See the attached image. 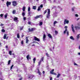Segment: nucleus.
Returning <instances> with one entry per match:
<instances>
[{"instance_id": "nucleus-42", "label": "nucleus", "mask_w": 80, "mask_h": 80, "mask_svg": "<svg viewBox=\"0 0 80 80\" xmlns=\"http://www.w3.org/2000/svg\"><path fill=\"white\" fill-rule=\"evenodd\" d=\"M26 18L25 17H24L23 18V19L24 21H25L26 20Z\"/></svg>"}, {"instance_id": "nucleus-59", "label": "nucleus", "mask_w": 80, "mask_h": 80, "mask_svg": "<svg viewBox=\"0 0 80 80\" xmlns=\"http://www.w3.org/2000/svg\"><path fill=\"white\" fill-rule=\"evenodd\" d=\"M50 80H52V77H51L50 78Z\"/></svg>"}, {"instance_id": "nucleus-17", "label": "nucleus", "mask_w": 80, "mask_h": 80, "mask_svg": "<svg viewBox=\"0 0 80 80\" xmlns=\"http://www.w3.org/2000/svg\"><path fill=\"white\" fill-rule=\"evenodd\" d=\"M48 36L50 38H52V35H51L50 34H48Z\"/></svg>"}, {"instance_id": "nucleus-5", "label": "nucleus", "mask_w": 80, "mask_h": 80, "mask_svg": "<svg viewBox=\"0 0 80 80\" xmlns=\"http://www.w3.org/2000/svg\"><path fill=\"white\" fill-rule=\"evenodd\" d=\"M34 40H35V41H37V42H40V39H39L38 38H37V37L34 36Z\"/></svg>"}, {"instance_id": "nucleus-7", "label": "nucleus", "mask_w": 80, "mask_h": 80, "mask_svg": "<svg viewBox=\"0 0 80 80\" xmlns=\"http://www.w3.org/2000/svg\"><path fill=\"white\" fill-rule=\"evenodd\" d=\"M69 23V21L67 20V19H65L64 21V24L65 25L67 23V24H68Z\"/></svg>"}, {"instance_id": "nucleus-9", "label": "nucleus", "mask_w": 80, "mask_h": 80, "mask_svg": "<svg viewBox=\"0 0 80 80\" xmlns=\"http://www.w3.org/2000/svg\"><path fill=\"white\" fill-rule=\"evenodd\" d=\"M6 5L8 7L9 5H11V2L8 1L6 3Z\"/></svg>"}, {"instance_id": "nucleus-52", "label": "nucleus", "mask_w": 80, "mask_h": 80, "mask_svg": "<svg viewBox=\"0 0 80 80\" xmlns=\"http://www.w3.org/2000/svg\"><path fill=\"white\" fill-rule=\"evenodd\" d=\"M3 14H2L0 15V16L1 17H3Z\"/></svg>"}, {"instance_id": "nucleus-50", "label": "nucleus", "mask_w": 80, "mask_h": 80, "mask_svg": "<svg viewBox=\"0 0 80 80\" xmlns=\"http://www.w3.org/2000/svg\"><path fill=\"white\" fill-rule=\"evenodd\" d=\"M40 8L41 7V8H42V7H43V4H41L40 5Z\"/></svg>"}, {"instance_id": "nucleus-56", "label": "nucleus", "mask_w": 80, "mask_h": 80, "mask_svg": "<svg viewBox=\"0 0 80 80\" xmlns=\"http://www.w3.org/2000/svg\"><path fill=\"white\" fill-rule=\"evenodd\" d=\"M21 44H22V45H23V41H22L21 42Z\"/></svg>"}, {"instance_id": "nucleus-45", "label": "nucleus", "mask_w": 80, "mask_h": 80, "mask_svg": "<svg viewBox=\"0 0 80 80\" xmlns=\"http://www.w3.org/2000/svg\"><path fill=\"white\" fill-rule=\"evenodd\" d=\"M67 32V35H68H68H69V32L68 31H66Z\"/></svg>"}, {"instance_id": "nucleus-11", "label": "nucleus", "mask_w": 80, "mask_h": 80, "mask_svg": "<svg viewBox=\"0 0 80 80\" xmlns=\"http://www.w3.org/2000/svg\"><path fill=\"white\" fill-rule=\"evenodd\" d=\"M73 25L72 24L71 25V28H72V30L73 32V33H75V30H74V28H73Z\"/></svg>"}, {"instance_id": "nucleus-40", "label": "nucleus", "mask_w": 80, "mask_h": 80, "mask_svg": "<svg viewBox=\"0 0 80 80\" xmlns=\"http://www.w3.org/2000/svg\"><path fill=\"white\" fill-rule=\"evenodd\" d=\"M74 65H76V66H78V64H77L75 62L74 63Z\"/></svg>"}, {"instance_id": "nucleus-37", "label": "nucleus", "mask_w": 80, "mask_h": 80, "mask_svg": "<svg viewBox=\"0 0 80 80\" xmlns=\"http://www.w3.org/2000/svg\"><path fill=\"white\" fill-rule=\"evenodd\" d=\"M10 62H11V60H9L8 61V65H10Z\"/></svg>"}, {"instance_id": "nucleus-1", "label": "nucleus", "mask_w": 80, "mask_h": 80, "mask_svg": "<svg viewBox=\"0 0 80 80\" xmlns=\"http://www.w3.org/2000/svg\"><path fill=\"white\" fill-rule=\"evenodd\" d=\"M50 10L48 9V14H47L46 16V17L47 18H49L50 16Z\"/></svg>"}, {"instance_id": "nucleus-46", "label": "nucleus", "mask_w": 80, "mask_h": 80, "mask_svg": "<svg viewBox=\"0 0 80 80\" xmlns=\"http://www.w3.org/2000/svg\"><path fill=\"white\" fill-rule=\"evenodd\" d=\"M23 27H22V28H20V30H23Z\"/></svg>"}, {"instance_id": "nucleus-10", "label": "nucleus", "mask_w": 80, "mask_h": 80, "mask_svg": "<svg viewBox=\"0 0 80 80\" xmlns=\"http://www.w3.org/2000/svg\"><path fill=\"white\" fill-rule=\"evenodd\" d=\"M14 21L16 22H18V18L17 17H15L14 18Z\"/></svg>"}, {"instance_id": "nucleus-14", "label": "nucleus", "mask_w": 80, "mask_h": 80, "mask_svg": "<svg viewBox=\"0 0 80 80\" xmlns=\"http://www.w3.org/2000/svg\"><path fill=\"white\" fill-rule=\"evenodd\" d=\"M41 17V15H39V16H37L34 18H35V19H37V18H40V17Z\"/></svg>"}, {"instance_id": "nucleus-64", "label": "nucleus", "mask_w": 80, "mask_h": 80, "mask_svg": "<svg viewBox=\"0 0 80 80\" xmlns=\"http://www.w3.org/2000/svg\"><path fill=\"white\" fill-rule=\"evenodd\" d=\"M22 80V78H20V79H19V80Z\"/></svg>"}, {"instance_id": "nucleus-20", "label": "nucleus", "mask_w": 80, "mask_h": 80, "mask_svg": "<svg viewBox=\"0 0 80 80\" xmlns=\"http://www.w3.org/2000/svg\"><path fill=\"white\" fill-rule=\"evenodd\" d=\"M70 38L71 39V40H75V39L73 38V36H72L70 37Z\"/></svg>"}, {"instance_id": "nucleus-57", "label": "nucleus", "mask_w": 80, "mask_h": 80, "mask_svg": "<svg viewBox=\"0 0 80 80\" xmlns=\"http://www.w3.org/2000/svg\"><path fill=\"white\" fill-rule=\"evenodd\" d=\"M17 72H19L20 70L19 69H17Z\"/></svg>"}, {"instance_id": "nucleus-60", "label": "nucleus", "mask_w": 80, "mask_h": 80, "mask_svg": "<svg viewBox=\"0 0 80 80\" xmlns=\"http://www.w3.org/2000/svg\"><path fill=\"white\" fill-rule=\"evenodd\" d=\"M49 50H50V51H52V49H51V48H49Z\"/></svg>"}, {"instance_id": "nucleus-33", "label": "nucleus", "mask_w": 80, "mask_h": 80, "mask_svg": "<svg viewBox=\"0 0 80 80\" xmlns=\"http://www.w3.org/2000/svg\"><path fill=\"white\" fill-rule=\"evenodd\" d=\"M12 51H9V55H12Z\"/></svg>"}, {"instance_id": "nucleus-8", "label": "nucleus", "mask_w": 80, "mask_h": 80, "mask_svg": "<svg viewBox=\"0 0 80 80\" xmlns=\"http://www.w3.org/2000/svg\"><path fill=\"white\" fill-rule=\"evenodd\" d=\"M33 77H34V75H31L28 76V78H30V79H32Z\"/></svg>"}, {"instance_id": "nucleus-44", "label": "nucleus", "mask_w": 80, "mask_h": 80, "mask_svg": "<svg viewBox=\"0 0 80 80\" xmlns=\"http://www.w3.org/2000/svg\"><path fill=\"white\" fill-rule=\"evenodd\" d=\"M5 18H7V14H6L4 16Z\"/></svg>"}, {"instance_id": "nucleus-43", "label": "nucleus", "mask_w": 80, "mask_h": 80, "mask_svg": "<svg viewBox=\"0 0 80 80\" xmlns=\"http://www.w3.org/2000/svg\"><path fill=\"white\" fill-rule=\"evenodd\" d=\"M2 32H3V33H4V32H5V31L4 29H2Z\"/></svg>"}, {"instance_id": "nucleus-23", "label": "nucleus", "mask_w": 80, "mask_h": 80, "mask_svg": "<svg viewBox=\"0 0 80 80\" xmlns=\"http://www.w3.org/2000/svg\"><path fill=\"white\" fill-rule=\"evenodd\" d=\"M42 24H43V22H39V26H41V25H42Z\"/></svg>"}, {"instance_id": "nucleus-31", "label": "nucleus", "mask_w": 80, "mask_h": 80, "mask_svg": "<svg viewBox=\"0 0 80 80\" xmlns=\"http://www.w3.org/2000/svg\"><path fill=\"white\" fill-rule=\"evenodd\" d=\"M59 77H60V74L58 73L57 76V78H59Z\"/></svg>"}, {"instance_id": "nucleus-39", "label": "nucleus", "mask_w": 80, "mask_h": 80, "mask_svg": "<svg viewBox=\"0 0 80 80\" xmlns=\"http://www.w3.org/2000/svg\"><path fill=\"white\" fill-rule=\"evenodd\" d=\"M55 32L56 35H57V34H58V32L57 31H55Z\"/></svg>"}, {"instance_id": "nucleus-30", "label": "nucleus", "mask_w": 80, "mask_h": 80, "mask_svg": "<svg viewBox=\"0 0 80 80\" xmlns=\"http://www.w3.org/2000/svg\"><path fill=\"white\" fill-rule=\"evenodd\" d=\"M27 59L28 60L29 58H30L29 57V55H28L27 56Z\"/></svg>"}, {"instance_id": "nucleus-62", "label": "nucleus", "mask_w": 80, "mask_h": 80, "mask_svg": "<svg viewBox=\"0 0 80 80\" xmlns=\"http://www.w3.org/2000/svg\"><path fill=\"white\" fill-rule=\"evenodd\" d=\"M78 55H80V52H78Z\"/></svg>"}, {"instance_id": "nucleus-16", "label": "nucleus", "mask_w": 80, "mask_h": 80, "mask_svg": "<svg viewBox=\"0 0 80 80\" xmlns=\"http://www.w3.org/2000/svg\"><path fill=\"white\" fill-rule=\"evenodd\" d=\"M80 25L79 24L78 25V26H76L75 27V28H76V29H79V26H80Z\"/></svg>"}, {"instance_id": "nucleus-24", "label": "nucleus", "mask_w": 80, "mask_h": 80, "mask_svg": "<svg viewBox=\"0 0 80 80\" xmlns=\"http://www.w3.org/2000/svg\"><path fill=\"white\" fill-rule=\"evenodd\" d=\"M0 80H4V78H3V76H2L1 77V78H0Z\"/></svg>"}, {"instance_id": "nucleus-36", "label": "nucleus", "mask_w": 80, "mask_h": 80, "mask_svg": "<svg viewBox=\"0 0 80 80\" xmlns=\"http://www.w3.org/2000/svg\"><path fill=\"white\" fill-rule=\"evenodd\" d=\"M30 10H31L30 8L28 7V12H30Z\"/></svg>"}, {"instance_id": "nucleus-12", "label": "nucleus", "mask_w": 80, "mask_h": 80, "mask_svg": "<svg viewBox=\"0 0 80 80\" xmlns=\"http://www.w3.org/2000/svg\"><path fill=\"white\" fill-rule=\"evenodd\" d=\"M46 38V35L45 34H43V41H45L46 40L45 38Z\"/></svg>"}, {"instance_id": "nucleus-61", "label": "nucleus", "mask_w": 80, "mask_h": 80, "mask_svg": "<svg viewBox=\"0 0 80 80\" xmlns=\"http://www.w3.org/2000/svg\"><path fill=\"white\" fill-rule=\"evenodd\" d=\"M23 37H24V35H22V38H23Z\"/></svg>"}, {"instance_id": "nucleus-55", "label": "nucleus", "mask_w": 80, "mask_h": 80, "mask_svg": "<svg viewBox=\"0 0 80 80\" xmlns=\"http://www.w3.org/2000/svg\"><path fill=\"white\" fill-rule=\"evenodd\" d=\"M0 26L1 27H2V26H3V24L2 23H1L0 25Z\"/></svg>"}, {"instance_id": "nucleus-13", "label": "nucleus", "mask_w": 80, "mask_h": 80, "mask_svg": "<svg viewBox=\"0 0 80 80\" xmlns=\"http://www.w3.org/2000/svg\"><path fill=\"white\" fill-rule=\"evenodd\" d=\"M26 43H28V42H29V40H28V37H26Z\"/></svg>"}, {"instance_id": "nucleus-32", "label": "nucleus", "mask_w": 80, "mask_h": 80, "mask_svg": "<svg viewBox=\"0 0 80 80\" xmlns=\"http://www.w3.org/2000/svg\"><path fill=\"white\" fill-rule=\"evenodd\" d=\"M38 11H40V10H41V9H40V7H38Z\"/></svg>"}, {"instance_id": "nucleus-34", "label": "nucleus", "mask_w": 80, "mask_h": 80, "mask_svg": "<svg viewBox=\"0 0 80 80\" xmlns=\"http://www.w3.org/2000/svg\"><path fill=\"white\" fill-rule=\"evenodd\" d=\"M25 7H23V9H22L23 12H25Z\"/></svg>"}, {"instance_id": "nucleus-6", "label": "nucleus", "mask_w": 80, "mask_h": 80, "mask_svg": "<svg viewBox=\"0 0 80 80\" xmlns=\"http://www.w3.org/2000/svg\"><path fill=\"white\" fill-rule=\"evenodd\" d=\"M12 3L13 4V6H16V5H17V3L16 1H12Z\"/></svg>"}, {"instance_id": "nucleus-26", "label": "nucleus", "mask_w": 80, "mask_h": 80, "mask_svg": "<svg viewBox=\"0 0 80 80\" xmlns=\"http://www.w3.org/2000/svg\"><path fill=\"white\" fill-rule=\"evenodd\" d=\"M36 61V58H34L33 59L34 63H35V62Z\"/></svg>"}, {"instance_id": "nucleus-15", "label": "nucleus", "mask_w": 80, "mask_h": 80, "mask_svg": "<svg viewBox=\"0 0 80 80\" xmlns=\"http://www.w3.org/2000/svg\"><path fill=\"white\" fill-rule=\"evenodd\" d=\"M50 73L52 75H57V73L52 72H50Z\"/></svg>"}, {"instance_id": "nucleus-53", "label": "nucleus", "mask_w": 80, "mask_h": 80, "mask_svg": "<svg viewBox=\"0 0 80 80\" xmlns=\"http://www.w3.org/2000/svg\"><path fill=\"white\" fill-rule=\"evenodd\" d=\"M28 13L29 14V15H30V14H31V12H30V11H28Z\"/></svg>"}, {"instance_id": "nucleus-27", "label": "nucleus", "mask_w": 80, "mask_h": 80, "mask_svg": "<svg viewBox=\"0 0 80 80\" xmlns=\"http://www.w3.org/2000/svg\"><path fill=\"white\" fill-rule=\"evenodd\" d=\"M77 39H78L80 38V34H78L77 36Z\"/></svg>"}, {"instance_id": "nucleus-47", "label": "nucleus", "mask_w": 80, "mask_h": 80, "mask_svg": "<svg viewBox=\"0 0 80 80\" xmlns=\"http://www.w3.org/2000/svg\"><path fill=\"white\" fill-rule=\"evenodd\" d=\"M74 8H75V7H74L72 8V11L73 12L74 11Z\"/></svg>"}, {"instance_id": "nucleus-4", "label": "nucleus", "mask_w": 80, "mask_h": 80, "mask_svg": "<svg viewBox=\"0 0 80 80\" xmlns=\"http://www.w3.org/2000/svg\"><path fill=\"white\" fill-rule=\"evenodd\" d=\"M65 28V31H64L63 33L64 34H65L66 33V32H67V30L68 29H67V28H68V27L67 26H65L64 27Z\"/></svg>"}, {"instance_id": "nucleus-48", "label": "nucleus", "mask_w": 80, "mask_h": 80, "mask_svg": "<svg viewBox=\"0 0 80 80\" xmlns=\"http://www.w3.org/2000/svg\"><path fill=\"white\" fill-rule=\"evenodd\" d=\"M28 24H29V25H31V23L29 21L28 22Z\"/></svg>"}, {"instance_id": "nucleus-25", "label": "nucleus", "mask_w": 80, "mask_h": 80, "mask_svg": "<svg viewBox=\"0 0 80 80\" xmlns=\"http://www.w3.org/2000/svg\"><path fill=\"white\" fill-rule=\"evenodd\" d=\"M48 9L45 10L44 12V14H45V13H47V11H48Z\"/></svg>"}, {"instance_id": "nucleus-28", "label": "nucleus", "mask_w": 80, "mask_h": 80, "mask_svg": "<svg viewBox=\"0 0 80 80\" xmlns=\"http://www.w3.org/2000/svg\"><path fill=\"white\" fill-rule=\"evenodd\" d=\"M17 37L18 38H20V35H19V33H18L17 34Z\"/></svg>"}, {"instance_id": "nucleus-49", "label": "nucleus", "mask_w": 80, "mask_h": 80, "mask_svg": "<svg viewBox=\"0 0 80 80\" xmlns=\"http://www.w3.org/2000/svg\"><path fill=\"white\" fill-rule=\"evenodd\" d=\"M13 65H12L11 67V70H12V68H13Z\"/></svg>"}, {"instance_id": "nucleus-38", "label": "nucleus", "mask_w": 80, "mask_h": 80, "mask_svg": "<svg viewBox=\"0 0 80 80\" xmlns=\"http://www.w3.org/2000/svg\"><path fill=\"white\" fill-rule=\"evenodd\" d=\"M38 73L39 75H41V72H40L39 70H38Z\"/></svg>"}, {"instance_id": "nucleus-18", "label": "nucleus", "mask_w": 80, "mask_h": 80, "mask_svg": "<svg viewBox=\"0 0 80 80\" xmlns=\"http://www.w3.org/2000/svg\"><path fill=\"white\" fill-rule=\"evenodd\" d=\"M54 3L56 2V3H59V0H54Z\"/></svg>"}, {"instance_id": "nucleus-63", "label": "nucleus", "mask_w": 80, "mask_h": 80, "mask_svg": "<svg viewBox=\"0 0 80 80\" xmlns=\"http://www.w3.org/2000/svg\"><path fill=\"white\" fill-rule=\"evenodd\" d=\"M43 2H46V0H43Z\"/></svg>"}, {"instance_id": "nucleus-51", "label": "nucleus", "mask_w": 80, "mask_h": 80, "mask_svg": "<svg viewBox=\"0 0 80 80\" xmlns=\"http://www.w3.org/2000/svg\"><path fill=\"white\" fill-rule=\"evenodd\" d=\"M75 16L77 17H78V14H76Z\"/></svg>"}, {"instance_id": "nucleus-3", "label": "nucleus", "mask_w": 80, "mask_h": 80, "mask_svg": "<svg viewBox=\"0 0 80 80\" xmlns=\"http://www.w3.org/2000/svg\"><path fill=\"white\" fill-rule=\"evenodd\" d=\"M43 59H44V57H43L42 58H41L40 60V61L38 62V65L39 66H40L41 63V62H43Z\"/></svg>"}, {"instance_id": "nucleus-58", "label": "nucleus", "mask_w": 80, "mask_h": 80, "mask_svg": "<svg viewBox=\"0 0 80 80\" xmlns=\"http://www.w3.org/2000/svg\"><path fill=\"white\" fill-rule=\"evenodd\" d=\"M50 72H54V69H53L52 71H51Z\"/></svg>"}, {"instance_id": "nucleus-21", "label": "nucleus", "mask_w": 80, "mask_h": 80, "mask_svg": "<svg viewBox=\"0 0 80 80\" xmlns=\"http://www.w3.org/2000/svg\"><path fill=\"white\" fill-rule=\"evenodd\" d=\"M36 7L37 6H33L32 7V9H33V10H36V8H37Z\"/></svg>"}, {"instance_id": "nucleus-29", "label": "nucleus", "mask_w": 80, "mask_h": 80, "mask_svg": "<svg viewBox=\"0 0 80 80\" xmlns=\"http://www.w3.org/2000/svg\"><path fill=\"white\" fill-rule=\"evenodd\" d=\"M16 13V11L14 10L12 11V13L13 14H15V13Z\"/></svg>"}, {"instance_id": "nucleus-22", "label": "nucleus", "mask_w": 80, "mask_h": 80, "mask_svg": "<svg viewBox=\"0 0 80 80\" xmlns=\"http://www.w3.org/2000/svg\"><path fill=\"white\" fill-rule=\"evenodd\" d=\"M56 23H58V22H57V21H54L53 22V24H54V26H55V24H56Z\"/></svg>"}, {"instance_id": "nucleus-35", "label": "nucleus", "mask_w": 80, "mask_h": 80, "mask_svg": "<svg viewBox=\"0 0 80 80\" xmlns=\"http://www.w3.org/2000/svg\"><path fill=\"white\" fill-rule=\"evenodd\" d=\"M22 15L23 17H24L25 16V13L24 12H23L22 14Z\"/></svg>"}, {"instance_id": "nucleus-54", "label": "nucleus", "mask_w": 80, "mask_h": 80, "mask_svg": "<svg viewBox=\"0 0 80 80\" xmlns=\"http://www.w3.org/2000/svg\"><path fill=\"white\" fill-rule=\"evenodd\" d=\"M24 69L25 70H27V68H26V67H25L24 68Z\"/></svg>"}, {"instance_id": "nucleus-41", "label": "nucleus", "mask_w": 80, "mask_h": 80, "mask_svg": "<svg viewBox=\"0 0 80 80\" xmlns=\"http://www.w3.org/2000/svg\"><path fill=\"white\" fill-rule=\"evenodd\" d=\"M46 55L48 57H49V55L48 53H46Z\"/></svg>"}, {"instance_id": "nucleus-19", "label": "nucleus", "mask_w": 80, "mask_h": 80, "mask_svg": "<svg viewBox=\"0 0 80 80\" xmlns=\"http://www.w3.org/2000/svg\"><path fill=\"white\" fill-rule=\"evenodd\" d=\"M6 38H7V34H5L3 36V38L4 39H6Z\"/></svg>"}, {"instance_id": "nucleus-2", "label": "nucleus", "mask_w": 80, "mask_h": 80, "mask_svg": "<svg viewBox=\"0 0 80 80\" xmlns=\"http://www.w3.org/2000/svg\"><path fill=\"white\" fill-rule=\"evenodd\" d=\"M28 31L29 32H33V31H34V30H36V28H32L31 29H30V28L28 29Z\"/></svg>"}]
</instances>
